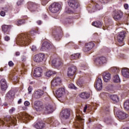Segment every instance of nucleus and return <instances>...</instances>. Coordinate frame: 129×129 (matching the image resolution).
<instances>
[{"mask_svg": "<svg viewBox=\"0 0 129 129\" xmlns=\"http://www.w3.org/2000/svg\"><path fill=\"white\" fill-rule=\"evenodd\" d=\"M16 111V108H15L14 107H12L9 110V112L10 113H13V112H14V111Z\"/></svg>", "mask_w": 129, "mask_h": 129, "instance_id": "obj_43", "label": "nucleus"}, {"mask_svg": "<svg viewBox=\"0 0 129 129\" xmlns=\"http://www.w3.org/2000/svg\"><path fill=\"white\" fill-rule=\"evenodd\" d=\"M8 65L10 66V67H13L14 66V62H13L12 61H10L8 63Z\"/></svg>", "mask_w": 129, "mask_h": 129, "instance_id": "obj_45", "label": "nucleus"}, {"mask_svg": "<svg viewBox=\"0 0 129 129\" xmlns=\"http://www.w3.org/2000/svg\"><path fill=\"white\" fill-rule=\"evenodd\" d=\"M124 108L126 110H129V100H127L124 103Z\"/></svg>", "mask_w": 129, "mask_h": 129, "instance_id": "obj_36", "label": "nucleus"}, {"mask_svg": "<svg viewBox=\"0 0 129 129\" xmlns=\"http://www.w3.org/2000/svg\"><path fill=\"white\" fill-rule=\"evenodd\" d=\"M5 41H9V40H10V36H6L5 37Z\"/></svg>", "mask_w": 129, "mask_h": 129, "instance_id": "obj_54", "label": "nucleus"}, {"mask_svg": "<svg viewBox=\"0 0 129 129\" xmlns=\"http://www.w3.org/2000/svg\"><path fill=\"white\" fill-rule=\"evenodd\" d=\"M16 56H20V52H16Z\"/></svg>", "mask_w": 129, "mask_h": 129, "instance_id": "obj_59", "label": "nucleus"}, {"mask_svg": "<svg viewBox=\"0 0 129 129\" xmlns=\"http://www.w3.org/2000/svg\"><path fill=\"white\" fill-rule=\"evenodd\" d=\"M62 81H61V78L59 77H55L51 81V86L53 87H56L61 85Z\"/></svg>", "mask_w": 129, "mask_h": 129, "instance_id": "obj_10", "label": "nucleus"}, {"mask_svg": "<svg viewBox=\"0 0 129 129\" xmlns=\"http://www.w3.org/2000/svg\"><path fill=\"white\" fill-rule=\"evenodd\" d=\"M55 33H56V31L53 32V35H54V36L56 35V34Z\"/></svg>", "mask_w": 129, "mask_h": 129, "instance_id": "obj_62", "label": "nucleus"}, {"mask_svg": "<svg viewBox=\"0 0 129 129\" xmlns=\"http://www.w3.org/2000/svg\"><path fill=\"white\" fill-rule=\"evenodd\" d=\"M53 66L57 68H60L63 66V62L60 59H54L52 61Z\"/></svg>", "mask_w": 129, "mask_h": 129, "instance_id": "obj_11", "label": "nucleus"}, {"mask_svg": "<svg viewBox=\"0 0 129 129\" xmlns=\"http://www.w3.org/2000/svg\"><path fill=\"white\" fill-rule=\"evenodd\" d=\"M94 87L97 90L102 89V81L101 79L98 78L95 83Z\"/></svg>", "mask_w": 129, "mask_h": 129, "instance_id": "obj_15", "label": "nucleus"}, {"mask_svg": "<svg viewBox=\"0 0 129 129\" xmlns=\"http://www.w3.org/2000/svg\"><path fill=\"white\" fill-rule=\"evenodd\" d=\"M66 12L67 13V14H72V13H73V12L70 9L66 10Z\"/></svg>", "mask_w": 129, "mask_h": 129, "instance_id": "obj_48", "label": "nucleus"}, {"mask_svg": "<svg viewBox=\"0 0 129 129\" xmlns=\"http://www.w3.org/2000/svg\"><path fill=\"white\" fill-rule=\"evenodd\" d=\"M60 9H61V5L58 3H53L49 7V11L53 13H58Z\"/></svg>", "mask_w": 129, "mask_h": 129, "instance_id": "obj_5", "label": "nucleus"}, {"mask_svg": "<svg viewBox=\"0 0 129 129\" xmlns=\"http://www.w3.org/2000/svg\"><path fill=\"white\" fill-rule=\"evenodd\" d=\"M48 1H46V4H47V3H48Z\"/></svg>", "mask_w": 129, "mask_h": 129, "instance_id": "obj_64", "label": "nucleus"}, {"mask_svg": "<svg viewBox=\"0 0 129 129\" xmlns=\"http://www.w3.org/2000/svg\"><path fill=\"white\" fill-rule=\"evenodd\" d=\"M69 88H71V89H77V88L76 87H75V86L73 84H69Z\"/></svg>", "mask_w": 129, "mask_h": 129, "instance_id": "obj_41", "label": "nucleus"}, {"mask_svg": "<svg viewBox=\"0 0 129 129\" xmlns=\"http://www.w3.org/2000/svg\"><path fill=\"white\" fill-rule=\"evenodd\" d=\"M1 87L2 90H6L8 88L7 81L5 79H3L1 81Z\"/></svg>", "mask_w": 129, "mask_h": 129, "instance_id": "obj_24", "label": "nucleus"}, {"mask_svg": "<svg viewBox=\"0 0 129 129\" xmlns=\"http://www.w3.org/2000/svg\"><path fill=\"white\" fill-rule=\"evenodd\" d=\"M102 77L104 82H108L111 79L110 74L107 72H104L102 73Z\"/></svg>", "mask_w": 129, "mask_h": 129, "instance_id": "obj_16", "label": "nucleus"}, {"mask_svg": "<svg viewBox=\"0 0 129 129\" xmlns=\"http://www.w3.org/2000/svg\"><path fill=\"white\" fill-rule=\"evenodd\" d=\"M5 120H6L7 122H8V123L14 124V125H16V124L17 123V118L15 117H12L8 116L5 119L0 118V124H5V123H6Z\"/></svg>", "mask_w": 129, "mask_h": 129, "instance_id": "obj_2", "label": "nucleus"}, {"mask_svg": "<svg viewBox=\"0 0 129 129\" xmlns=\"http://www.w3.org/2000/svg\"><path fill=\"white\" fill-rule=\"evenodd\" d=\"M60 116L64 119H67V118H69V116H70V110L68 109L63 110L60 112Z\"/></svg>", "mask_w": 129, "mask_h": 129, "instance_id": "obj_13", "label": "nucleus"}, {"mask_svg": "<svg viewBox=\"0 0 129 129\" xmlns=\"http://www.w3.org/2000/svg\"><path fill=\"white\" fill-rule=\"evenodd\" d=\"M51 47V44L48 42H44L42 45L41 50L42 51H44V50H46V49H49Z\"/></svg>", "mask_w": 129, "mask_h": 129, "instance_id": "obj_26", "label": "nucleus"}, {"mask_svg": "<svg viewBox=\"0 0 129 129\" xmlns=\"http://www.w3.org/2000/svg\"><path fill=\"white\" fill-rule=\"evenodd\" d=\"M98 4H100V2H99V1L96 2L95 8L96 10H98V11H99V10H100L101 8H100V6H99V5Z\"/></svg>", "mask_w": 129, "mask_h": 129, "instance_id": "obj_40", "label": "nucleus"}, {"mask_svg": "<svg viewBox=\"0 0 129 129\" xmlns=\"http://www.w3.org/2000/svg\"><path fill=\"white\" fill-rule=\"evenodd\" d=\"M19 104H20V103H22V99H20L18 101Z\"/></svg>", "mask_w": 129, "mask_h": 129, "instance_id": "obj_58", "label": "nucleus"}, {"mask_svg": "<svg viewBox=\"0 0 129 129\" xmlns=\"http://www.w3.org/2000/svg\"><path fill=\"white\" fill-rule=\"evenodd\" d=\"M96 63L97 65H99V66H102V65H105V64L107 63V59L103 56H99L96 58Z\"/></svg>", "mask_w": 129, "mask_h": 129, "instance_id": "obj_6", "label": "nucleus"}, {"mask_svg": "<svg viewBox=\"0 0 129 129\" xmlns=\"http://www.w3.org/2000/svg\"><path fill=\"white\" fill-rule=\"evenodd\" d=\"M43 89V90H46V89H47V87H44Z\"/></svg>", "mask_w": 129, "mask_h": 129, "instance_id": "obj_61", "label": "nucleus"}, {"mask_svg": "<svg viewBox=\"0 0 129 129\" xmlns=\"http://www.w3.org/2000/svg\"><path fill=\"white\" fill-rule=\"evenodd\" d=\"M69 5L73 9H77L78 8V2L77 0H72Z\"/></svg>", "mask_w": 129, "mask_h": 129, "instance_id": "obj_23", "label": "nucleus"}, {"mask_svg": "<svg viewBox=\"0 0 129 129\" xmlns=\"http://www.w3.org/2000/svg\"><path fill=\"white\" fill-rule=\"evenodd\" d=\"M11 28H13V25H3L2 26V29L4 35H10V30H11Z\"/></svg>", "mask_w": 129, "mask_h": 129, "instance_id": "obj_12", "label": "nucleus"}, {"mask_svg": "<svg viewBox=\"0 0 129 129\" xmlns=\"http://www.w3.org/2000/svg\"><path fill=\"white\" fill-rule=\"evenodd\" d=\"M50 119H49L48 120V123H51V121H50Z\"/></svg>", "mask_w": 129, "mask_h": 129, "instance_id": "obj_63", "label": "nucleus"}, {"mask_svg": "<svg viewBox=\"0 0 129 129\" xmlns=\"http://www.w3.org/2000/svg\"><path fill=\"white\" fill-rule=\"evenodd\" d=\"M113 81L115 83H118V82H120V79H119L118 75H115L114 76Z\"/></svg>", "mask_w": 129, "mask_h": 129, "instance_id": "obj_35", "label": "nucleus"}, {"mask_svg": "<svg viewBox=\"0 0 129 129\" xmlns=\"http://www.w3.org/2000/svg\"><path fill=\"white\" fill-rule=\"evenodd\" d=\"M125 31H122L119 32L117 36V41L119 43V45L120 46H123L124 44L123 43V39L125 37Z\"/></svg>", "mask_w": 129, "mask_h": 129, "instance_id": "obj_4", "label": "nucleus"}, {"mask_svg": "<svg viewBox=\"0 0 129 129\" xmlns=\"http://www.w3.org/2000/svg\"><path fill=\"white\" fill-rule=\"evenodd\" d=\"M34 107L37 111H40V110H42L43 108L42 102L39 101H36L34 103Z\"/></svg>", "mask_w": 129, "mask_h": 129, "instance_id": "obj_20", "label": "nucleus"}, {"mask_svg": "<svg viewBox=\"0 0 129 129\" xmlns=\"http://www.w3.org/2000/svg\"><path fill=\"white\" fill-rule=\"evenodd\" d=\"M37 24H38V25H41V24H42V21L39 20L37 21Z\"/></svg>", "mask_w": 129, "mask_h": 129, "instance_id": "obj_57", "label": "nucleus"}, {"mask_svg": "<svg viewBox=\"0 0 129 129\" xmlns=\"http://www.w3.org/2000/svg\"><path fill=\"white\" fill-rule=\"evenodd\" d=\"M113 18L115 21H119L122 18V12L121 11H116L113 14Z\"/></svg>", "mask_w": 129, "mask_h": 129, "instance_id": "obj_9", "label": "nucleus"}, {"mask_svg": "<svg viewBox=\"0 0 129 129\" xmlns=\"http://www.w3.org/2000/svg\"><path fill=\"white\" fill-rule=\"evenodd\" d=\"M85 46L88 48L89 50H91V49H92L94 46V44L93 42H90L86 44Z\"/></svg>", "mask_w": 129, "mask_h": 129, "instance_id": "obj_33", "label": "nucleus"}, {"mask_svg": "<svg viewBox=\"0 0 129 129\" xmlns=\"http://www.w3.org/2000/svg\"><path fill=\"white\" fill-rule=\"evenodd\" d=\"M53 74H56V72L52 71H48L46 72L45 75L47 77H50V76H52Z\"/></svg>", "mask_w": 129, "mask_h": 129, "instance_id": "obj_34", "label": "nucleus"}, {"mask_svg": "<svg viewBox=\"0 0 129 129\" xmlns=\"http://www.w3.org/2000/svg\"><path fill=\"white\" fill-rule=\"evenodd\" d=\"M110 98L114 102H118L119 101V99L116 95H111L110 96Z\"/></svg>", "mask_w": 129, "mask_h": 129, "instance_id": "obj_30", "label": "nucleus"}, {"mask_svg": "<svg viewBox=\"0 0 129 129\" xmlns=\"http://www.w3.org/2000/svg\"><path fill=\"white\" fill-rule=\"evenodd\" d=\"M56 95L57 97H62L65 94V89L59 88L55 91Z\"/></svg>", "mask_w": 129, "mask_h": 129, "instance_id": "obj_18", "label": "nucleus"}, {"mask_svg": "<svg viewBox=\"0 0 129 129\" xmlns=\"http://www.w3.org/2000/svg\"><path fill=\"white\" fill-rule=\"evenodd\" d=\"M45 126V124L43 121L38 122L34 125V127L37 129H42Z\"/></svg>", "mask_w": 129, "mask_h": 129, "instance_id": "obj_27", "label": "nucleus"}, {"mask_svg": "<svg viewBox=\"0 0 129 129\" xmlns=\"http://www.w3.org/2000/svg\"><path fill=\"white\" fill-rule=\"evenodd\" d=\"M38 33V30H33L30 32V33H23L18 36V38L17 40H19V42L21 45L24 46H28V44H30L31 42V39L33 36H35L36 33Z\"/></svg>", "mask_w": 129, "mask_h": 129, "instance_id": "obj_1", "label": "nucleus"}, {"mask_svg": "<svg viewBox=\"0 0 129 129\" xmlns=\"http://www.w3.org/2000/svg\"><path fill=\"white\" fill-rule=\"evenodd\" d=\"M43 94H44V91L41 90H38L34 92V94H33V96L35 98H37V99H38V98H40V97L42 96Z\"/></svg>", "mask_w": 129, "mask_h": 129, "instance_id": "obj_22", "label": "nucleus"}, {"mask_svg": "<svg viewBox=\"0 0 129 129\" xmlns=\"http://www.w3.org/2000/svg\"><path fill=\"white\" fill-rule=\"evenodd\" d=\"M45 113H52L54 111V109L53 107L50 105H46L44 108Z\"/></svg>", "mask_w": 129, "mask_h": 129, "instance_id": "obj_21", "label": "nucleus"}, {"mask_svg": "<svg viewBox=\"0 0 129 129\" xmlns=\"http://www.w3.org/2000/svg\"><path fill=\"white\" fill-rule=\"evenodd\" d=\"M77 121L76 124V127H81L83 128V125H84V119H83L79 114H76Z\"/></svg>", "mask_w": 129, "mask_h": 129, "instance_id": "obj_3", "label": "nucleus"}, {"mask_svg": "<svg viewBox=\"0 0 129 129\" xmlns=\"http://www.w3.org/2000/svg\"><path fill=\"white\" fill-rule=\"evenodd\" d=\"M124 8L125 10H128V5L125 4L124 5Z\"/></svg>", "mask_w": 129, "mask_h": 129, "instance_id": "obj_55", "label": "nucleus"}, {"mask_svg": "<svg viewBox=\"0 0 129 129\" xmlns=\"http://www.w3.org/2000/svg\"><path fill=\"white\" fill-rule=\"evenodd\" d=\"M30 48L33 52H36L37 51V47L35 45H32Z\"/></svg>", "mask_w": 129, "mask_h": 129, "instance_id": "obj_42", "label": "nucleus"}, {"mask_svg": "<svg viewBox=\"0 0 129 129\" xmlns=\"http://www.w3.org/2000/svg\"><path fill=\"white\" fill-rule=\"evenodd\" d=\"M44 58H45V54L44 53H39L34 56V61L36 63H40L44 60Z\"/></svg>", "mask_w": 129, "mask_h": 129, "instance_id": "obj_8", "label": "nucleus"}, {"mask_svg": "<svg viewBox=\"0 0 129 129\" xmlns=\"http://www.w3.org/2000/svg\"><path fill=\"white\" fill-rule=\"evenodd\" d=\"M77 85L79 86L80 87H82V83L80 82V81H78L77 83Z\"/></svg>", "mask_w": 129, "mask_h": 129, "instance_id": "obj_52", "label": "nucleus"}, {"mask_svg": "<svg viewBox=\"0 0 129 129\" xmlns=\"http://www.w3.org/2000/svg\"><path fill=\"white\" fill-rule=\"evenodd\" d=\"M83 51L84 52H88V51H90V49H89L88 48H87V46H85V47L83 48Z\"/></svg>", "mask_w": 129, "mask_h": 129, "instance_id": "obj_44", "label": "nucleus"}, {"mask_svg": "<svg viewBox=\"0 0 129 129\" xmlns=\"http://www.w3.org/2000/svg\"><path fill=\"white\" fill-rule=\"evenodd\" d=\"M42 68L40 67L37 68L35 69L33 75L35 77H41L42 76Z\"/></svg>", "mask_w": 129, "mask_h": 129, "instance_id": "obj_19", "label": "nucleus"}, {"mask_svg": "<svg viewBox=\"0 0 129 129\" xmlns=\"http://www.w3.org/2000/svg\"><path fill=\"white\" fill-rule=\"evenodd\" d=\"M111 70H112V71L113 72H115L116 73H118V72H119V69H117V68H115V67H113L111 69Z\"/></svg>", "mask_w": 129, "mask_h": 129, "instance_id": "obj_39", "label": "nucleus"}, {"mask_svg": "<svg viewBox=\"0 0 129 129\" xmlns=\"http://www.w3.org/2000/svg\"><path fill=\"white\" fill-rule=\"evenodd\" d=\"M24 24H25V20H19L16 23L17 26H21V25H24Z\"/></svg>", "mask_w": 129, "mask_h": 129, "instance_id": "obj_37", "label": "nucleus"}, {"mask_svg": "<svg viewBox=\"0 0 129 129\" xmlns=\"http://www.w3.org/2000/svg\"><path fill=\"white\" fill-rule=\"evenodd\" d=\"M15 96V93L13 91H10L6 94V98L7 99H13Z\"/></svg>", "mask_w": 129, "mask_h": 129, "instance_id": "obj_28", "label": "nucleus"}, {"mask_svg": "<svg viewBox=\"0 0 129 129\" xmlns=\"http://www.w3.org/2000/svg\"><path fill=\"white\" fill-rule=\"evenodd\" d=\"M31 118L32 117H31V116L26 113H22L17 115L18 119H21V120H23L24 122H27V120L31 119Z\"/></svg>", "mask_w": 129, "mask_h": 129, "instance_id": "obj_7", "label": "nucleus"}, {"mask_svg": "<svg viewBox=\"0 0 129 129\" xmlns=\"http://www.w3.org/2000/svg\"><path fill=\"white\" fill-rule=\"evenodd\" d=\"M31 6V10H36L38 8V5L35 3H30Z\"/></svg>", "mask_w": 129, "mask_h": 129, "instance_id": "obj_38", "label": "nucleus"}, {"mask_svg": "<svg viewBox=\"0 0 129 129\" xmlns=\"http://www.w3.org/2000/svg\"><path fill=\"white\" fill-rule=\"evenodd\" d=\"M92 26H94V27H96V28H101V26H102V24H101V22L100 21H95L93 22L92 23Z\"/></svg>", "mask_w": 129, "mask_h": 129, "instance_id": "obj_31", "label": "nucleus"}, {"mask_svg": "<svg viewBox=\"0 0 129 129\" xmlns=\"http://www.w3.org/2000/svg\"><path fill=\"white\" fill-rule=\"evenodd\" d=\"M86 109H87V106H85L84 108V112H86Z\"/></svg>", "mask_w": 129, "mask_h": 129, "instance_id": "obj_56", "label": "nucleus"}, {"mask_svg": "<svg viewBox=\"0 0 129 129\" xmlns=\"http://www.w3.org/2000/svg\"><path fill=\"white\" fill-rule=\"evenodd\" d=\"M116 115L118 118L121 120L125 119V118L128 116V115L120 110H118L116 112Z\"/></svg>", "mask_w": 129, "mask_h": 129, "instance_id": "obj_14", "label": "nucleus"}, {"mask_svg": "<svg viewBox=\"0 0 129 129\" xmlns=\"http://www.w3.org/2000/svg\"><path fill=\"white\" fill-rule=\"evenodd\" d=\"M24 2V1L23 0H20V1H18L17 2V6H21V5H22V4H23V2Z\"/></svg>", "mask_w": 129, "mask_h": 129, "instance_id": "obj_47", "label": "nucleus"}, {"mask_svg": "<svg viewBox=\"0 0 129 129\" xmlns=\"http://www.w3.org/2000/svg\"><path fill=\"white\" fill-rule=\"evenodd\" d=\"M12 79L14 82H18L19 81V79H17V78L13 77Z\"/></svg>", "mask_w": 129, "mask_h": 129, "instance_id": "obj_53", "label": "nucleus"}, {"mask_svg": "<svg viewBox=\"0 0 129 129\" xmlns=\"http://www.w3.org/2000/svg\"><path fill=\"white\" fill-rule=\"evenodd\" d=\"M59 31H60V28L56 29V31L57 32V33H59Z\"/></svg>", "mask_w": 129, "mask_h": 129, "instance_id": "obj_60", "label": "nucleus"}, {"mask_svg": "<svg viewBox=\"0 0 129 129\" xmlns=\"http://www.w3.org/2000/svg\"><path fill=\"white\" fill-rule=\"evenodd\" d=\"M109 1L110 0H101V3H102V4H107Z\"/></svg>", "mask_w": 129, "mask_h": 129, "instance_id": "obj_46", "label": "nucleus"}, {"mask_svg": "<svg viewBox=\"0 0 129 129\" xmlns=\"http://www.w3.org/2000/svg\"><path fill=\"white\" fill-rule=\"evenodd\" d=\"M80 96L81 98H83V99H87L89 98L90 94L88 92H83L80 95Z\"/></svg>", "mask_w": 129, "mask_h": 129, "instance_id": "obj_29", "label": "nucleus"}, {"mask_svg": "<svg viewBox=\"0 0 129 129\" xmlns=\"http://www.w3.org/2000/svg\"><path fill=\"white\" fill-rule=\"evenodd\" d=\"M80 57V53H75L71 55V60H77Z\"/></svg>", "mask_w": 129, "mask_h": 129, "instance_id": "obj_32", "label": "nucleus"}, {"mask_svg": "<svg viewBox=\"0 0 129 129\" xmlns=\"http://www.w3.org/2000/svg\"><path fill=\"white\" fill-rule=\"evenodd\" d=\"M77 70V68L75 66H73L70 68H69L68 71V76L69 77H71V76H73Z\"/></svg>", "mask_w": 129, "mask_h": 129, "instance_id": "obj_17", "label": "nucleus"}, {"mask_svg": "<svg viewBox=\"0 0 129 129\" xmlns=\"http://www.w3.org/2000/svg\"><path fill=\"white\" fill-rule=\"evenodd\" d=\"M32 90H33V89H32V87L29 86L28 88V93H31V92H32Z\"/></svg>", "mask_w": 129, "mask_h": 129, "instance_id": "obj_49", "label": "nucleus"}, {"mask_svg": "<svg viewBox=\"0 0 129 129\" xmlns=\"http://www.w3.org/2000/svg\"><path fill=\"white\" fill-rule=\"evenodd\" d=\"M24 105L25 106H29V105H30V102L28 101H26L24 102Z\"/></svg>", "mask_w": 129, "mask_h": 129, "instance_id": "obj_51", "label": "nucleus"}, {"mask_svg": "<svg viewBox=\"0 0 129 129\" xmlns=\"http://www.w3.org/2000/svg\"><path fill=\"white\" fill-rule=\"evenodd\" d=\"M122 75L125 78H129V71L127 68H123L121 71Z\"/></svg>", "mask_w": 129, "mask_h": 129, "instance_id": "obj_25", "label": "nucleus"}, {"mask_svg": "<svg viewBox=\"0 0 129 129\" xmlns=\"http://www.w3.org/2000/svg\"><path fill=\"white\" fill-rule=\"evenodd\" d=\"M0 15L1 16H2V17H5V16H6V12L4 11H1L0 13Z\"/></svg>", "mask_w": 129, "mask_h": 129, "instance_id": "obj_50", "label": "nucleus"}]
</instances>
